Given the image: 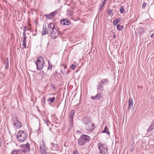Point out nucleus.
<instances>
[{"label": "nucleus", "instance_id": "f257e3e1", "mask_svg": "<svg viewBox=\"0 0 154 154\" xmlns=\"http://www.w3.org/2000/svg\"><path fill=\"white\" fill-rule=\"evenodd\" d=\"M90 137L89 136L85 134H83L78 139V144L79 145L82 146L90 140Z\"/></svg>", "mask_w": 154, "mask_h": 154}, {"label": "nucleus", "instance_id": "f03ea898", "mask_svg": "<svg viewBox=\"0 0 154 154\" xmlns=\"http://www.w3.org/2000/svg\"><path fill=\"white\" fill-rule=\"evenodd\" d=\"M37 66V69L39 70H41L45 64V60L42 56H39L37 58L35 62Z\"/></svg>", "mask_w": 154, "mask_h": 154}, {"label": "nucleus", "instance_id": "7ed1b4c3", "mask_svg": "<svg viewBox=\"0 0 154 154\" xmlns=\"http://www.w3.org/2000/svg\"><path fill=\"white\" fill-rule=\"evenodd\" d=\"M27 136L28 134L26 131L20 130L18 132L17 138L19 142H22L26 140Z\"/></svg>", "mask_w": 154, "mask_h": 154}, {"label": "nucleus", "instance_id": "20e7f679", "mask_svg": "<svg viewBox=\"0 0 154 154\" xmlns=\"http://www.w3.org/2000/svg\"><path fill=\"white\" fill-rule=\"evenodd\" d=\"M98 148L100 153L102 154H108V147L106 144L100 143L98 144Z\"/></svg>", "mask_w": 154, "mask_h": 154}, {"label": "nucleus", "instance_id": "39448f33", "mask_svg": "<svg viewBox=\"0 0 154 154\" xmlns=\"http://www.w3.org/2000/svg\"><path fill=\"white\" fill-rule=\"evenodd\" d=\"M20 147L22 148L21 149L22 151L24 152H27L30 151L29 145L28 143L26 144L21 145Z\"/></svg>", "mask_w": 154, "mask_h": 154}, {"label": "nucleus", "instance_id": "423d86ee", "mask_svg": "<svg viewBox=\"0 0 154 154\" xmlns=\"http://www.w3.org/2000/svg\"><path fill=\"white\" fill-rule=\"evenodd\" d=\"M16 121L17 122H15V120L14 119H12V121L13 122L14 125L17 128H19L22 126V123L19 121L17 117H15Z\"/></svg>", "mask_w": 154, "mask_h": 154}, {"label": "nucleus", "instance_id": "0eeeda50", "mask_svg": "<svg viewBox=\"0 0 154 154\" xmlns=\"http://www.w3.org/2000/svg\"><path fill=\"white\" fill-rule=\"evenodd\" d=\"M57 10H56L55 11L52 12L50 14H46L45 16L46 18L48 19H52L54 16L57 14Z\"/></svg>", "mask_w": 154, "mask_h": 154}, {"label": "nucleus", "instance_id": "6e6552de", "mask_svg": "<svg viewBox=\"0 0 154 154\" xmlns=\"http://www.w3.org/2000/svg\"><path fill=\"white\" fill-rule=\"evenodd\" d=\"M58 36V32L56 29H54V32H51L50 36L54 39L57 38Z\"/></svg>", "mask_w": 154, "mask_h": 154}, {"label": "nucleus", "instance_id": "1a4fd4ad", "mask_svg": "<svg viewBox=\"0 0 154 154\" xmlns=\"http://www.w3.org/2000/svg\"><path fill=\"white\" fill-rule=\"evenodd\" d=\"M86 125V129L88 131H91L94 129V124L92 122L89 123Z\"/></svg>", "mask_w": 154, "mask_h": 154}, {"label": "nucleus", "instance_id": "9d476101", "mask_svg": "<svg viewBox=\"0 0 154 154\" xmlns=\"http://www.w3.org/2000/svg\"><path fill=\"white\" fill-rule=\"evenodd\" d=\"M47 148L45 144L43 143L42 145L40 146V152L42 154H45L46 153V151L47 150Z\"/></svg>", "mask_w": 154, "mask_h": 154}, {"label": "nucleus", "instance_id": "9b49d317", "mask_svg": "<svg viewBox=\"0 0 154 154\" xmlns=\"http://www.w3.org/2000/svg\"><path fill=\"white\" fill-rule=\"evenodd\" d=\"M103 95L100 93H98L94 96H91V99L92 100H100L103 98Z\"/></svg>", "mask_w": 154, "mask_h": 154}, {"label": "nucleus", "instance_id": "f8f14e48", "mask_svg": "<svg viewBox=\"0 0 154 154\" xmlns=\"http://www.w3.org/2000/svg\"><path fill=\"white\" fill-rule=\"evenodd\" d=\"M60 23L62 25H68L71 23V22L68 19L62 20L60 21Z\"/></svg>", "mask_w": 154, "mask_h": 154}, {"label": "nucleus", "instance_id": "ddd939ff", "mask_svg": "<svg viewBox=\"0 0 154 154\" xmlns=\"http://www.w3.org/2000/svg\"><path fill=\"white\" fill-rule=\"evenodd\" d=\"M49 31L51 32H54V29H56L55 28L54 25L53 23H50L48 26Z\"/></svg>", "mask_w": 154, "mask_h": 154}, {"label": "nucleus", "instance_id": "4468645a", "mask_svg": "<svg viewBox=\"0 0 154 154\" xmlns=\"http://www.w3.org/2000/svg\"><path fill=\"white\" fill-rule=\"evenodd\" d=\"M104 88L103 85L99 82L98 87L97 88L98 92H102L104 90Z\"/></svg>", "mask_w": 154, "mask_h": 154}, {"label": "nucleus", "instance_id": "2eb2a0df", "mask_svg": "<svg viewBox=\"0 0 154 154\" xmlns=\"http://www.w3.org/2000/svg\"><path fill=\"white\" fill-rule=\"evenodd\" d=\"M48 31L47 29L46 25L45 24V25H43L42 33V35H43L47 34L48 33Z\"/></svg>", "mask_w": 154, "mask_h": 154}, {"label": "nucleus", "instance_id": "dca6fc26", "mask_svg": "<svg viewBox=\"0 0 154 154\" xmlns=\"http://www.w3.org/2000/svg\"><path fill=\"white\" fill-rule=\"evenodd\" d=\"M91 119L88 116H86L84 118V122L85 124H87L91 122Z\"/></svg>", "mask_w": 154, "mask_h": 154}, {"label": "nucleus", "instance_id": "f3484780", "mask_svg": "<svg viewBox=\"0 0 154 154\" xmlns=\"http://www.w3.org/2000/svg\"><path fill=\"white\" fill-rule=\"evenodd\" d=\"M99 82L103 85H105L108 84L109 82L107 79H103Z\"/></svg>", "mask_w": 154, "mask_h": 154}, {"label": "nucleus", "instance_id": "a211bd4d", "mask_svg": "<svg viewBox=\"0 0 154 154\" xmlns=\"http://www.w3.org/2000/svg\"><path fill=\"white\" fill-rule=\"evenodd\" d=\"M75 112L73 110H71L70 112V121H71L72 123L73 116L74 115Z\"/></svg>", "mask_w": 154, "mask_h": 154}, {"label": "nucleus", "instance_id": "6ab92c4d", "mask_svg": "<svg viewBox=\"0 0 154 154\" xmlns=\"http://www.w3.org/2000/svg\"><path fill=\"white\" fill-rule=\"evenodd\" d=\"M128 103L129 106L128 109H131L132 108V106H133V100L131 97L129 98L128 100Z\"/></svg>", "mask_w": 154, "mask_h": 154}, {"label": "nucleus", "instance_id": "aec40b11", "mask_svg": "<svg viewBox=\"0 0 154 154\" xmlns=\"http://www.w3.org/2000/svg\"><path fill=\"white\" fill-rule=\"evenodd\" d=\"M102 133H106L107 134L109 135L110 132L108 131V129L106 125L104 129L102 131Z\"/></svg>", "mask_w": 154, "mask_h": 154}, {"label": "nucleus", "instance_id": "412c9836", "mask_svg": "<svg viewBox=\"0 0 154 154\" xmlns=\"http://www.w3.org/2000/svg\"><path fill=\"white\" fill-rule=\"evenodd\" d=\"M136 31L138 32L140 34H142L144 31V29L142 27H139L136 29Z\"/></svg>", "mask_w": 154, "mask_h": 154}, {"label": "nucleus", "instance_id": "4be33fe9", "mask_svg": "<svg viewBox=\"0 0 154 154\" xmlns=\"http://www.w3.org/2000/svg\"><path fill=\"white\" fill-rule=\"evenodd\" d=\"M55 99V97H53L52 98H49L48 99L47 101L48 102H50L51 103H52L54 102Z\"/></svg>", "mask_w": 154, "mask_h": 154}, {"label": "nucleus", "instance_id": "5701e85b", "mask_svg": "<svg viewBox=\"0 0 154 154\" xmlns=\"http://www.w3.org/2000/svg\"><path fill=\"white\" fill-rule=\"evenodd\" d=\"M117 29L119 31H121L124 28V26H122L120 24H118L116 26Z\"/></svg>", "mask_w": 154, "mask_h": 154}, {"label": "nucleus", "instance_id": "b1692460", "mask_svg": "<svg viewBox=\"0 0 154 154\" xmlns=\"http://www.w3.org/2000/svg\"><path fill=\"white\" fill-rule=\"evenodd\" d=\"M5 68L6 69H8L9 66V60L8 58L6 59V61L5 63Z\"/></svg>", "mask_w": 154, "mask_h": 154}, {"label": "nucleus", "instance_id": "393cba45", "mask_svg": "<svg viewBox=\"0 0 154 154\" xmlns=\"http://www.w3.org/2000/svg\"><path fill=\"white\" fill-rule=\"evenodd\" d=\"M120 13L121 14H123L125 12V10L123 6H121V8L120 9Z\"/></svg>", "mask_w": 154, "mask_h": 154}, {"label": "nucleus", "instance_id": "a878e982", "mask_svg": "<svg viewBox=\"0 0 154 154\" xmlns=\"http://www.w3.org/2000/svg\"><path fill=\"white\" fill-rule=\"evenodd\" d=\"M107 13L109 15H111V16H112L113 15V12H112V11L110 9H109L108 10V11H107Z\"/></svg>", "mask_w": 154, "mask_h": 154}, {"label": "nucleus", "instance_id": "bb28decb", "mask_svg": "<svg viewBox=\"0 0 154 154\" xmlns=\"http://www.w3.org/2000/svg\"><path fill=\"white\" fill-rule=\"evenodd\" d=\"M44 123V124H46L47 126H49V124L50 123V122L49 121H47L45 119L43 120Z\"/></svg>", "mask_w": 154, "mask_h": 154}, {"label": "nucleus", "instance_id": "cd10ccee", "mask_svg": "<svg viewBox=\"0 0 154 154\" xmlns=\"http://www.w3.org/2000/svg\"><path fill=\"white\" fill-rule=\"evenodd\" d=\"M153 125V124H152L151 125L150 127L148 128V129L147 130V131L148 132H150L152 129L153 128H152V127Z\"/></svg>", "mask_w": 154, "mask_h": 154}, {"label": "nucleus", "instance_id": "c85d7f7f", "mask_svg": "<svg viewBox=\"0 0 154 154\" xmlns=\"http://www.w3.org/2000/svg\"><path fill=\"white\" fill-rule=\"evenodd\" d=\"M73 12L71 11H67V14L69 16H72L73 15Z\"/></svg>", "mask_w": 154, "mask_h": 154}, {"label": "nucleus", "instance_id": "c756f323", "mask_svg": "<svg viewBox=\"0 0 154 154\" xmlns=\"http://www.w3.org/2000/svg\"><path fill=\"white\" fill-rule=\"evenodd\" d=\"M48 69H50L51 70H52V65L51 64H50V62L49 61H48Z\"/></svg>", "mask_w": 154, "mask_h": 154}, {"label": "nucleus", "instance_id": "7c9ffc66", "mask_svg": "<svg viewBox=\"0 0 154 154\" xmlns=\"http://www.w3.org/2000/svg\"><path fill=\"white\" fill-rule=\"evenodd\" d=\"M20 151L19 150H15L13 151L11 154H19L18 152Z\"/></svg>", "mask_w": 154, "mask_h": 154}, {"label": "nucleus", "instance_id": "2f4dec72", "mask_svg": "<svg viewBox=\"0 0 154 154\" xmlns=\"http://www.w3.org/2000/svg\"><path fill=\"white\" fill-rule=\"evenodd\" d=\"M45 103H46L45 98V97H44L43 101L42 102V104L43 107H45Z\"/></svg>", "mask_w": 154, "mask_h": 154}, {"label": "nucleus", "instance_id": "473e14b6", "mask_svg": "<svg viewBox=\"0 0 154 154\" xmlns=\"http://www.w3.org/2000/svg\"><path fill=\"white\" fill-rule=\"evenodd\" d=\"M104 5V4L102 3L100 5L99 8V9L100 11L102 9Z\"/></svg>", "mask_w": 154, "mask_h": 154}, {"label": "nucleus", "instance_id": "72a5a7b5", "mask_svg": "<svg viewBox=\"0 0 154 154\" xmlns=\"http://www.w3.org/2000/svg\"><path fill=\"white\" fill-rule=\"evenodd\" d=\"M22 45L23 46V48H25L26 47V41H23Z\"/></svg>", "mask_w": 154, "mask_h": 154}, {"label": "nucleus", "instance_id": "f704fd0d", "mask_svg": "<svg viewBox=\"0 0 154 154\" xmlns=\"http://www.w3.org/2000/svg\"><path fill=\"white\" fill-rule=\"evenodd\" d=\"M51 146L52 147H57V144H54L52 143H51Z\"/></svg>", "mask_w": 154, "mask_h": 154}, {"label": "nucleus", "instance_id": "c9c22d12", "mask_svg": "<svg viewBox=\"0 0 154 154\" xmlns=\"http://www.w3.org/2000/svg\"><path fill=\"white\" fill-rule=\"evenodd\" d=\"M75 67V66L74 65H73V64H72L71 66H70V68L72 69H74Z\"/></svg>", "mask_w": 154, "mask_h": 154}, {"label": "nucleus", "instance_id": "e433bc0d", "mask_svg": "<svg viewBox=\"0 0 154 154\" xmlns=\"http://www.w3.org/2000/svg\"><path fill=\"white\" fill-rule=\"evenodd\" d=\"M40 74L42 75V76H45V73L43 71H41L40 72Z\"/></svg>", "mask_w": 154, "mask_h": 154}, {"label": "nucleus", "instance_id": "4c0bfd02", "mask_svg": "<svg viewBox=\"0 0 154 154\" xmlns=\"http://www.w3.org/2000/svg\"><path fill=\"white\" fill-rule=\"evenodd\" d=\"M146 3L144 2L143 4L142 5V7L143 8H144L146 7Z\"/></svg>", "mask_w": 154, "mask_h": 154}, {"label": "nucleus", "instance_id": "58836bf2", "mask_svg": "<svg viewBox=\"0 0 154 154\" xmlns=\"http://www.w3.org/2000/svg\"><path fill=\"white\" fill-rule=\"evenodd\" d=\"M116 20V21L118 23H120L121 21V19H116V20Z\"/></svg>", "mask_w": 154, "mask_h": 154}, {"label": "nucleus", "instance_id": "ea45409f", "mask_svg": "<svg viewBox=\"0 0 154 154\" xmlns=\"http://www.w3.org/2000/svg\"><path fill=\"white\" fill-rule=\"evenodd\" d=\"M113 23L114 25H117L118 23L116 21V20H113Z\"/></svg>", "mask_w": 154, "mask_h": 154}, {"label": "nucleus", "instance_id": "a19ab883", "mask_svg": "<svg viewBox=\"0 0 154 154\" xmlns=\"http://www.w3.org/2000/svg\"><path fill=\"white\" fill-rule=\"evenodd\" d=\"M27 28V27L26 26H25L24 28H23V32H26V29Z\"/></svg>", "mask_w": 154, "mask_h": 154}, {"label": "nucleus", "instance_id": "79ce46f5", "mask_svg": "<svg viewBox=\"0 0 154 154\" xmlns=\"http://www.w3.org/2000/svg\"><path fill=\"white\" fill-rule=\"evenodd\" d=\"M73 154H78L76 150H74L73 152Z\"/></svg>", "mask_w": 154, "mask_h": 154}, {"label": "nucleus", "instance_id": "37998d69", "mask_svg": "<svg viewBox=\"0 0 154 154\" xmlns=\"http://www.w3.org/2000/svg\"><path fill=\"white\" fill-rule=\"evenodd\" d=\"M61 66H63L64 69H66L67 68V66L66 65H61Z\"/></svg>", "mask_w": 154, "mask_h": 154}, {"label": "nucleus", "instance_id": "c03bdc74", "mask_svg": "<svg viewBox=\"0 0 154 154\" xmlns=\"http://www.w3.org/2000/svg\"><path fill=\"white\" fill-rule=\"evenodd\" d=\"M26 36H23V41H26Z\"/></svg>", "mask_w": 154, "mask_h": 154}, {"label": "nucleus", "instance_id": "a18cd8bd", "mask_svg": "<svg viewBox=\"0 0 154 154\" xmlns=\"http://www.w3.org/2000/svg\"><path fill=\"white\" fill-rule=\"evenodd\" d=\"M61 72L63 74H64L65 73V71L63 70H61Z\"/></svg>", "mask_w": 154, "mask_h": 154}, {"label": "nucleus", "instance_id": "49530a36", "mask_svg": "<svg viewBox=\"0 0 154 154\" xmlns=\"http://www.w3.org/2000/svg\"><path fill=\"white\" fill-rule=\"evenodd\" d=\"M56 3H60V0H55Z\"/></svg>", "mask_w": 154, "mask_h": 154}, {"label": "nucleus", "instance_id": "de8ad7c7", "mask_svg": "<svg viewBox=\"0 0 154 154\" xmlns=\"http://www.w3.org/2000/svg\"><path fill=\"white\" fill-rule=\"evenodd\" d=\"M23 36H26V32H23Z\"/></svg>", "mask_w": 154, "mask_h": 154}, {"label": "nucleus", "instance_id": "09e8293b", "mask_svg": "<svg viewBox=\"0 0 154 154\" xmlns=\"http://www.w3.org/2000/svg\"><path fill=\"white\" fill-rule=\"evenodd\" d=\"M107 1V0H104V2H102V3L105 5Z\"/></svg>", "mask_w": 154, "mask_h": 154}, {"label": "nucleus", "instance_id": "8fccbe9b", "mask_svg": "<svg viewBox=\"0 0 154 154\" xmlns=\"http://www.w3.org/2000/svg\"><path fill=\"white\" fill-rule=\"evenodd\" d=\"M113 38H116V35H115L114 33L113 34Z\"/></svg>", "mask_w": 154, "mask_h": 154}, {"label": "nucleus", "instance_id": "3c124183", "mask_svg": "<svg viewBox=\"0 0 154 154\" xmlns=\"http://www.w3.org/2000/svg\"><path fill=\"white\" fill-rule=\"evenodd\" d=\"M153 36V34H152L151 35L150 37H151V38H152Z\"/></svg>", "mask_w": 154, "mask_h": 154}, {"label": "nucleus", "instance_id": "603ef678", "mask_svg": "<svg viewBox=\"0 0 154 154\" xmlns=\"http://www.w3.org/2000/svg\"><path fill=\"white\" fill-rule=\"evenodd\" d=\"M64 146H66V144H65L64 143Z\"/></svg>", "mask_w": 154, "mask_h": 154}, {"label": "nucleus", "instance_id": "864d4df0", "mask_svg": "<svg viewBox=\"0 0 154 154\" xmlns=\"http://www.w3.org/2000/svg\"><path fill=\"white\" fill-rule=\"evenodd\" d=\"M35 35H35V34H34V36H35Z\"/></svg>", "mask_w": 154, "mask_h": 154}]
</instances>
